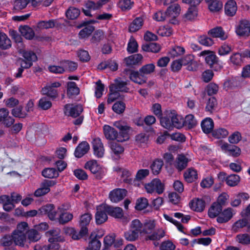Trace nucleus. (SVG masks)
<instances>
[{
    "label": "nucleus",
    "instance_id": "nucleus-1",
    "mask_svg": "<svg viewBox=\"0 0 250 250\" xmlns=\"http://www.w3.org/2000/svg\"><path fill=\"white\" fill-rule=\"evenodd\" d=\"M128 89L126 82L120 78L116 79L114 83L109 86L110 93L107 101V103L110 104L118 99L120 96L119 92H127Z\"/></svg>",
    "mask_w": 250,
    "mask_h": 250
},
{
    "label": "nucleus",
    "instance_id": "nucleus-2",
    "mask_svg": "<svg viewBox=\"0 0 250 250\" xmlns=\"http://www.w3.org/2000/svg\"><path fill=\"white\" fill-rule=\"evenodd\" d=\"M60 230L55 229L50 230L46 232V235L50 237L48 242L50 244L48 245L42 246L41 250H50L51 249H58L59 245L57 242H63L64 241L63 237L60 235Z\"/></svg>",
    "mask_w": 250,
    "mask_h": 250
},
{
    "label": "nucleus",
    "instance_id": "nucleus-3",
    "mask_svg": "<svg viewBox=\"0 0 250 250\" xmlns=\"http://www.w3.org/2000/svg\"><path fill=\"white\" fill-rule=\"evenodd\" d=\"M103 131L105 138L108 140H116L118 142H123L128 140L126 135L125 136L123 135V136L119 135L114 128L108 125H104V126Z\"/></svg>",
    "mask_w": 250,
    "mask_h": 250
},
{
    "label": "nucleus",
    "instance_id": "nucleus-4",
    "mask_svg": "<svg viewBox=\"0 0 250 250\" xmlns=\"http://www.w3.org/2000/svg\"><path fill=\"white\" fill-rule=\"evenodd\" d=\"M147 192L151 193L154 191L158 194H162L165 189V185L159 179L155 178L144 185Z\"/></svg>",
    "mask_w": 250,
    "mask_h": 250
},
{
    "label": "nucleus",
    "instance_id": "nucleus-5",
    "mask_svg": "<svg viewBox=\"0 0 250 250\" xmlns=\"http://www.w3.org/2000/svg\"><path fill=\"white\" fill-rule=\"evenodd\" d=\"M61 86V83L58 82H51L46 84L42 89V93L51 98H55L58 96L57 88Z\"/></svg>",
    "mask_w": 250,
    "mask_h": 250
},
{
    "label": "nucleus",
    "instance_id": "nucleus-6",
    "mask_svg": "<svg viewBox=\"0 0 250 250\" xmlns=\"http://www.w3.org/2000/svg\"><path fill=\"white\" fill-rule=\"evenodd\" d=\"M84 167L89 169L93 174H96L97 179H101L104 175V169L98 164L96 160H93L87 162L85 164Z\"/></svg>",
    "mask_w": 250,
    "mask_h": 250
},
{
    "label": "nucleus",
    "instance_id": "nucleus-7",
    "mask_svg": "<svg viewBox=\"0 0 250 250\" xmlns=\"http://www.w3.org/2000/svg\"><path fill=\"white\" fill-rule=\"evenodd\" d=\"M107 0H100L96 2L93 1H88L85 4V8L83 10L84 15L86 16H92L90 11L96 10L100 9L107 2Z\"/></svg>",
    "mask_w": 250,
    "mask_h": 250
},
{
    "label": "nucleus",
    "instance_id": "nucleus-8",
    "mask_svg": "<svg viewBox=\"0 0 250 250\" xmlns=\"http://www.w3.org/2000/svg\"><path fill=\"white\" fill-rule=\"evenodd\" d=\"M56 184V181L53 180H43L41 183L40 187L35 191V196L40 197L46 194L50 191V187L54 186Z\"/></svg>",
    "mask_w": 250,
    "mask_h": 250
},
{
    "label": "nucleus",
    "instance_id": "nucleus-9",
    "mask_svg": "<svg viewBox=\"0 0 250 250\" xmlns=\"http://www.w3.org/2000/svg\"><path fill=\"white\" fill-rule=\"evenodd\" d=\"M108 214L106 204H103L97 208V212L95 214L96 223L97 225H101L104 223L107 220Z\"/></svg>",
    "mask_w": 250,
    "mask_h": 250
},
{
    "label": "nucleus",
    "instance_id": "nucleus-10",
    "mask_svg": "<svg viewBox=\"0 0 250 250\" xmlns=\"http://www.w3.org/2000/svg\"><path fill=\"white\" fill-rule=\"evenodd\" d=\"M235 214L233 209L228 208L221 211L220 214L217 217V221L219 223H225L229 221Z\"/></svg>",
    "mask_w": 250,
    "mask_h": 250
},
{
    "label": "nucleus",
    "instance_id": "nucleus-11",
    "mask_svg": "<svg viewBox=\"0 0 250 250\" xmlns=\"http://www.w3.org/2000/svg\"><path fill=\"white\" fill-rule=\"evenodd\" d=\"M88 232L87 228H83L78 232L73 228H67L65 229V233L71 237L73 240H79L85 236Z\"/></svg>",
    "mask_w": 250,
    "mask_h": 250
},
{
    "label": "nucleus",
    "instance_id": "nucleus-12",
    "mask_svg": "<svg viewBox=\"0 0 250 250\" xmlns=\"http://www.w3.org/2000/svg\"><path fill=\"white\" fill-rule=\"evenodd\" d=\"M126 193L125 189L116 188L110 192L109 197L111 202L118 203L124 199Z\"/></svg>",
    "mask_w": 250,
    "mask_h": 250
},
{
    "label": "nucleus",
    "instance_id": "nucleus-13",
    "mask_svg": "<svg viewBox=\"0 0 250 250\" xmlns=\"http://www.w3.org/2000/svg\"><path fill=\"white\" fill-rule=\"evenodd\" d=\"M25 60H22L21 62V65L22 67L28 68L32 65V62L35 61L37 56L33 52L25 51L23 55Z\"/></svg>",
    "mask_w": 250,
    "mask_h": 250
},
{
    "label": "nucleus",
    "instance_id": "nucleus-14",
    "mask_svg": "<svg viewBox=\"0 0 250 250\" xmlns=\"http://www.w3.org/2000/svg\"><path fill=\"white\" fill-rule=\"evenodd\" d=\"M250 23L247 20H242L236 27V33L239 36H248L250 33Z\"/></svg>",
    "mask_w": 250,
    "mask_h": 250
},
{
    "label": "nucleus",
    "instance_id": "nucleus-15",
    "mask_svg": "<svg viewBox=\"0 0 250 250\" xmlns=\"http://www.w3.org/2000/svg\"><path fill=\"white\" fill-rule=\"evenodd\" d=\"M92 147L94 155L98 158L103 157L104 153V149L101 140L99 138H95L92 142Z\"/></svg>",
    "mask_w": 250,
    "mask_h": 250
},
{
    "label": "nucleus",
    "instance_id": "nucleus-16",
    "mask_svg": "<svg viewBox=\"0 0 250 250\" xmlns=\"http://www.w3.org/2000/svg\"><path fill=\"white\" fill-rule=\"evenodd\" d=\"M65 114H68L73 118L79 116L83 111L82 106L80 104L72 105L70 104H66L65 105Z\"/></svg>",
    "mask_w": 250,
    "mask_h": 250
},
{
    "label": "nucleus",
    "instance_id": "nucleus-17",
    "mask_svg": "<svg viewBox=\"0 0 250 250\" xmlns=\"http://www.w3.org/2000/svg\"><path fill=\"white\" fill-rule=\"evenodd\" d=\"M169 117L172 121V129L174 127L181 128L184 125V120L181 116L178 115L176 112L173 111H169Z\"/></svg>",
    "mask_w": 250,
    "mask_h": 250
},
{
    "label": "nucleus",
    "instance_id": "nucleus-18",
    "mask_svg": "<svg viewBox=\"0 0 250 250\" xmlns=\"http://www.w3.org/2000/svg\"><path fill=\"white\" fill-rule=\"evenodd\" d=\"M66 208H64V206L62 205L58 208V210L59 212L60 213L59 217V221L61 224H65L70 220H71L73 218V214L68 212H65V210Z\"/></svg>",
    "mask_w": 250,
    "mask_h": 250
},
{
    "label": "nucleus",
    "instance_id": "nucleus-19",
    "mask_svg": "<svg viewBox=\"0 0 250 250\" xmlns=\"http://www.w3.org/2000/svg\"><path fill=\"white\" fill-rule=\"evenodd\" d=\"M199 56L205 57V61L210 67L217 62L216 56L213 51L209 50H204L201 52Z\"/></svg>",
    "mask_w": 250,
    "mask_h": 250
},
{
    "label": "nucleus",
    "instance_id": "nucleus-20",
    "mask_svg": "<svg viewBox=\"0 0 250 250\" xmlns=\"http://www.w3.org/2000/svg\"><path fill=\"white\" fill-rule=\"evenodd\" d=\"M40 210L44 214H47L50 220H54L57 215V211L55 209L54 206L52 204H48L42 207Z\"/></svg>",
    "mask_w": 250,
    "mask_h": 250
},
{
    "label": "nucleus",
    "instance_id": "nucleus-21",
    "mask_svg": "<svg viewBox=\"0 0 250 250\" xmlns=\"http://www.w3.org/2000/svg\"><path fill=\"white\" fill-rule=\"evenodd\" d=\"M89 145L86 142H83L76 147L74 155L77 158H81L89 150Z\"/></svg>",
    "mask_w": 250,
    "mask_h": 250
},
{
    "label": "nucleus",
    "instance_id": "nucleus-22",
    "mask_svg": "<svg viewBox=\"0 0 250 250\" xmlns=\"http://www.w3.org/2000/svg\"><path fill=\"white\" fill-rule=\"evenodd\" d=\"M188 162V159L184 155L181 154L177 156L173 164L179 171H181L187 167Z\"/></svg>",
    "mask_w": 250,
    "mask_h": 250
},
{
    "label": "nucleus",
    "instance_id": "nucleus-23",
    "mask_svg": "<svg viewBox=\"0 0 250 250\" xmlns=\"http://www.w3.org/2000/svg\"><path fill=\"white\" fill-rule=\"evenodd\" d=\"M12 235L13 238L14 244L21 247H24L26 241V235H23L17 232L13 231Z\"/></svg>",
    "mask_w": 250,
    "mask_h": 250
},
{
    "label": "nucleus",
    "instance_id": "nucleus-24",
    "mask_svg": "<svg viewBox=\"0 0 250 250\" xmlns=\"http://www.w3.org/2000/svg\"><path fill=\"white\" fill-rule=\"evenodd\" d=\"M0 204H2L3 209L6 211H10L15 208V205L12 204L10 197L7 195L0 196Z\"/></svg>",
    "mask_w": 250,
    "mask_h": 250
},
{
    "label": "nucleus",
    "instance_id": "nucleus-25",
    "mask_svg": "<svg viewBox=\"0 0 250 250\" xmlns=\"http://www.w3.org/2000/svg\"><path fill=\"white\" fill-rule=\"evenodd\" d=\"M208 34L213 38H219L223 40H226L228 38L227 34L221 27H216L210 29L208 31Z\"/></svg>",
    "mask_w": 250,
    "mask_h": 250
},
{
    "label": "nucleus",
    "instance_id": "nucleus-26",
    "mask_svg": "<svg viewBox=\"0 0 250 250\" xmlns=\"http://www.w3.org/2000/svg\"><path fill=\"white\" fill-rule=\"evenodd\" d=\"M113 125L120 130V132L119 133V135H121L122 136H123V135L125 136V135H126L128 138V140L129 139L128 133L130 127L126 125L125 123L122 121H119L114 122Z\"/></svg>",
    "mask_w": 250,
    "mask_h": 250
},
{
    "label": "nucleus",
    "instance_id": "nucleus-27",
    "mask_svg": "<svg viewBox=\"0 0 250 250\" xmlns=\"http://www.w3.org/2000/svg\"><path fill=\"white\" fill-rule=\"evenodd\" d=\"M108 214L116 218H121L124 215L123 210L120 207H113L106 205Z\"/></svg>",
    "mask_w": 250,
    "mask_h": 250
},
{
    "label": "nucleus",
    "instance_id": "nucleus-28",
    "mask_svg": "<svg viewBox=\"0 0 250 250\" xmlns=\"http://www.w3.org/2000/svg\"><path fill=\"white\" fill-rule=\"evenodd\" d=\"M14 241L12 234H5L0 239V245L5 248V250H13L9 249V247L13 246Z\"/></svg>",
    "mask_w": 250,
    "mask_h": 250
},
{
    "label": "nucleus",
    "instance_id": "nucleus-29",
    "mask_svg": "<svg viewBox=\"0 0 250 250\" xmlns=\"http://www.w3.org/2000/svg\"><path fill=\"white\" fill-rule=\"evenodd\" d=\"M189 206L192 210L201 212L203 211L205 208V203L202 199H193L189 203Z\"/></svg>",
    "mask_w": 250,
    "mask_h": 250
},
{
    "label": "nucleus",
    "instance_id": "nucleus-30",
    "mask_svg": "<svg viewBox=\"0 0 250 250\" xmlns=\"http://www.w3.org/2000/svg\"><path fill=\"white\" fill-rule=\"evenodd\" d=\"M115 170L119 173L125 183H131L132 179L130 177L131 174L128 170L119 167L115 168Z\"/></svg>",
    "mask_w": 250,
    "mask_h": 250
},
{
    "label": "nucleus",
    "instance_id": "nucleus-31",
    "mask_svg": "<svg viewBox=\"0 0 250 250\" xmlns=\"http://www.w3.org/2000/svg\"><path fill=\"white\" fill-rule=\"evenodd\" d=\"M181 7L178 4L175 3L169 6L167 10L168 17L175 19L180 13Z\"/></svg>",
    "mask_w": 250,
    "mask_h": 250
},
{
    "label": "nucleus",
    "instance_id": "nucleus-32",
    "mask_svg": "<svg viewBox=\"0 0 250 250\" xmlns=\"http://www.w3.org/2000/svg\"><path fill=\"white\" fill-rule=\"evenodd\" d=\"M203 132L206 134L211 132L214 127V123L210 118H206L201 123Z\"/></svg>",
    "mask_w": 250,
    "mask_h": 250
},
{
    "label": "nucleus",
    "instance_id": "nucleus-33",
    "mask_svg": "<svg viewBox=\"0 0 250 250\" xmlns=\"http://www.w3.org/2000/svg\"><path fill=\"white\" fill-rule=\"evenodd\" d=\"M225 13L229 16H233L237 11L236 2L233 0L228 1L225 6Z\"/></svg>",
    "mask_w": 250,
    "mask_h": 250
},
{
    "label": "nucleus",
    "instance_id": "nucleus-34",
    "mask_svg": "<svg viewBox=\"0 0 250 250\" xmlns=\"http://www.w3.org/2000/svg\"><path fill=\"white\" fill-rule=\"evenodd\" d=\"M19 31L21 35L26 39L31 40L35 36L33 30L27 25L20 26L19 27Z\"/></svg>",
    "mask_w": 250,
    "mask_h": 250
},
{
    "label": "nucleus",
    "instance_id": "nucleus-35",
    "mask_svg": "<svg viewBox=\"0 0 250 250\" xmlns=\"http://www.w3.org/2000/svg\"><path fill=\"white\" fill-rule=\"evenodd\" d=\"M248 225V220L246 218H242L235 222L232 225V230L234 232L239 231L241 229L246 227Z\"/></svg>",
    "mask_w": 250,
    "mask_h": 250
},
{
    "label": "nucleus",
    "instance_id": "nucleus-36",
    "mask_svg": "<svg viewBox=\"0 0 250 250\" xmlns=\"http://www.w3.org/2000/svg\"><path fill=\"white\" fill-rule=\"evenodd\" d=\"M124 61L127 66L138 65L141 62V55L139 54L131 55L125 58Z\"/></svg>",
    "mask_w": 250,
    "mask_h": 250
},
{
    "label": "nucleus",
    "instance_id": "nucleus-37",
    "mask_svg": "<svg viewBox=\"0 0 250 250\" xmlns=\"http://www.w3.org/2000/svg\"><path fill=\"white\" fill-rule=\"evenodd\" d=\"M198 177L197 171L192 168L188 169L184 173V178L188 183H192L195 181Z\"/></svg>",
    "mask_w": 250,
    "mask_h": 250
},
{
    "label": "nucleus",
    "instance_id": "nucleus-38",
    "mask_svg": "<svg viewBox=\"0 0 250 250\" xmlns=\"http://www.w3.org/2000/svg\"><path fill=\"white\" fill-rule=\"evenodd\" d=\"M222 210V207L219 204L214 203L208 209V214L210 218L218 217Z\"/></svg>",
    "mask_w": 250,
    "mask_h": 250
},
{
    "label": "nucleus",
    "instance_id": "nucleus-39",
    "mask_svg": "<svg viewBox=\"0 0 250 250\" xmlns=\"http://www.w3.org/2000/svg\"><path fill=\"white\" fill-rule=\"evenodd\" d=\"M169 111H167L166 115L161 117L160 124L163 127L171 130L172 129V121L171 118L169 117Z\"/></svg>",
    "mask_w": 250,
    "mask_h": 250
},
{
    "label": "nucleus",
    "instance_id": "nucleus-40",
    "mask_svg": "<svg viewBox=\"0 0 250 250\" xmlns=\"http://www.w3.org/2000/svg\"><path fill=\"white\" fill-rule=\"evenodd\" d=\"M11 46V41L7 35L0 32V46L3 50L9 48Z\"/></svg>",
    "mask_w": 250,
    "mask_h": 250
},
{
    "label": "nucleus",
    "instance_id": "nucleus-41",
    "mask_svg": "<svg viewBox=\"0 0 250 250\" xmlns=\"http://www.w3.org/2000/svg\"><path fill=\"white\" fill-rule=\"evenodd\" d=\"M163 165V161L162 159H155L150 166L152 173L154 175L158 174L160 172Z\"/></svg>",
    "mask_w": 250,
    "mask_h": 250
},
{
    "label": "nucleus",
    "instance_id": "nucleus-42",
    "mask_svg": "<svg viewBox=\"0 0 250 250\" xmlns=\"http://www.w3.org/2000/svg\"><path fill=\"white\" fill-rule=\"evenodd\" d=\"M165 235V232L163 229H160L157 230L156 231L154 232L153 233L145 236L144 237L145 240L146 241L148 240H158L164 237Z\"/></svg>",
    "mask_w": 250,
    "mask_h": 250
},
{
    "label": "nucleus",
    "instance_id": "nucleus-43",
    "mask_svg": "<svg viewBox=\"0 0 250 250\" xmlns=\"http://www.w3.org/2000/svg\"><path fill=\"white\" fill-rule=\"evenodd\" d=\"M80 14V10L74 7H70L65 12L66 17L69 20L77 19Z\"/></svg>",
    "mask_w": 250,
    "mask_h": 250
},
{
    "label": "nucleus",
    "instance_id": "nucleus-44",
    "mask_svg": "<svg viewBox=\"0 0 250 250\" xmlns=\"http://www.w3.org/2000/svg\"><path fill=\"white\" fill-rule=\"evenodd\" d=\"M217 105V102L216 99L214 97H210L206 103V111L212 113L216 108Z\"/></svg>",
    "mask_w": 250,
    "mask_h": 250
},
{
    "label": "nucleus",
    "instance_id": "nucleus-45",
    "mask_svg": "<svg viewBox=\"0 0 250 250\" xmlns=\"http://www.w3.org/2000/svg\"><path fill=\"white\" fill-rule=\"evenodd\" d=\"M109 145L112 151L116 155H120L124 151V147L116 142H111Z\"/></svg>",
    "mask_w": 250,
    "mask_h": 250
},
{
    "label": "nucleus",
    "instance_id": "nucleus-46",
    "mask_svg": "<svg viewBox=\"0 0 250 250\" xmlns=\"http://www.w3.org/2000/svg\"><path fill=\"white\" fill-rule=\"evenodd\" d=\"M208 3V8L212 12L219 11L223 7V3L219 0H212Z\"/></svg>",
    "mask_w": 250,
    "mask_h": 250
},
{
    "label": "nucleus",
    "instance_id": "nucleus-47",
    "mask_svg": "<svg viewBox=\"0 0 250 250\" xmlns=\"http://www.w3.org/2000/svg\"><path fill=\"white\" fill-rule=\"evenodd\" d=\"M236 241L243 245L250 244V235L247 233L239 234L236 236Z\"/></svg>",
    "mask_w": 250,
    "mask_h": 250
},
{
    "label": "nucleus",
    "instance_id": "nucleus-48",
    "mask_svg": "<svg viewBox=\"0 0 250 250\" xmlns=\"http://www.w3.org/2000/svg\"><path fill=\"white\" fill-rule=\"evenodd\" d=\"M42 175L43 177L47 178H54L59 175L58 172L54 168H47L42 171Z\"/></svg>",
    "mask_w": 250,
    "mask_h": 250
},
{
    "label": "nucleus",
    "instance_id": "nucleus-49",
    "mask_svg": "<svg viewBox=\"0 0 250 250\" xmlns=\"http://www.w3.org/2000/svg\"><path fill=\"white\" fill-rule=\"evenodd\" d=\"M155 227V224L153 221L148 220L146 221L144 224L143 230H142V233L150 234Z\"/></svg>",
    "mask_w": 250,
    "mask_h": 250
},
{
    "label": "nucleus",
    "instance_id": "nucleus-50",
    "mask_svg": "<svg viewBox=\"0 0 250 250\" xmlns=\"http://www.w3.org/2000/svg\"><path fill=\"white\" fill-rule=\"evenodd\" d=\"M28 238L31 242H37L41 238V235L38 230L35 229H31L27 232Z\"/></svg>",
    "mask_w": 250,
    "mask_h": 250
},
{
    "label": "nucleus",
    "instance_id": "nucleus-51",
    "mask_svg": "<svg viewBox=\"0 0 250 250\" xmlns=\"http://www.w3.org/2000/svg\"><path fill=\"white\" fill-rule=\"evenodd\" d=\"M229 134V131L224 128H218L212 132V135L214 137L221 139L226 137Z\"/></svg>",
    "mask_w": 250,
    "mask_h": 250
},
{
    "label": "nucleus",
    "instance_id": "nucleus-52",
    "mask_svg": "<svg viewBox=\"0 0 250 250\" xmlns=\"http://www.w3.org/2000/svg\"><path fill=\"white\" fill-rule=\"evenodd\" d=\"M142 48L146 51L157 53L160 50L161 46L156 43H150L148 44L143 45Z\"/></svg>",
    "mask_w": 250,
    "mask_h": 250
},
{
    "label": "nucleus",
    "instance_id": "nucleus-53",
    "mask_svg": "<svg viewBox=\"0 0 250 250\" xmlns=\"http://www.w3.org/2000/svg\"><path fill=\"white\" fill-rule=\"evenodd\" d=\"M92 219V215L89 213H85L81 216L79 224L81 228H87Z\"/></svg>",
    "mask_w": 250,
    "mask_h": 250
},
{
    "label": "nucleus",
    "instance_id": "nucleus-54",
    "mask_svg": "<svg viewBox=\"0 0 250 250\" xmlns=\"http://www.w3.org/2000/svg\"><path fill=\"white\" fill-rule=\"evenodd\" d=\"M67 95H75L79 93V89L75 82H68L67 83Z\"/></svg>",
    "mask_w": 250,
    "mask_h": 250
},
{
    "label": "nucleus",
    "instance_id": "nucleus-55",
    "mask_svg": "<svg viewBox=\"0 0 250 250\" xmlns=\"http://www.w3.org/2000/svg\"><path fill=\"white\" fill-rule=\"evenodd\" d=\"M55 21L53 20H50L48 21H42L39 22L37 27L41 29L51 28L55 26Z\"/></svg>",
    "mask_w": 250,
    "mask_h": 250
},
{
    "label": "nucleus",
    "instance_id": "nucleus-56",
    "mask_svg": "<svg viewBox=\"0 0 250 250\" xmlns=\"http://www.w3.org/2000/svg\"><path fill=\"white\" fill-rule=\"evenodd\" d=\"M240 182V177L237 174H231L226 178L227 184L231 187L235 186Z\"/></svg>",
    "mask_w": 250,
    "mask_h": 250
},
{
    "label": "nucleus",
    "instance_id": "nucleus-57",
    "mask_svg": "<svg viewBox=\"0 0 250 250\" xmlns=\"http://www.w3.org/2000/svg\"><path fill=\"white\" fill-rule=\"evenodd\" d=\"M94 30L93 26H88L81 30L79 33V36L80 39H84L88 37Z\"/></svg>",
    "mask_w": 250,
    "mask_h": 250
},
{
    "label": "nucleus",
    "instance_id": "nucleus-58",
    "mask_svg": "<svg viewBox=\"0 0 250 250\" xmlns=\"http://www.w3.org/2000/svg\"><path fill=\"white\" fill-rule=\"evenodd\" d=\"M196 124L197 122L193 115L189 114L186 116L185 121H184V125L191 128L194 127Z\"/></svg>",
    "mask_w": 250,
    "mask_h": 250
},
{
    "label": "nucleus",
    "instance_id": "nucleus-59",
    "mask_svg": "<svg viewBox=\"0 0 250 250\" xmlns=\"http://www.w3.org/2000/svg\"><path fill=\"white\" fill-rule=\"evenodd\" d=\"M197 16V11L195 7H189L184 15L186 21H192Z\"/></svg>",
    "mask_w": 250,
    "mask_h": 250
},
{
    "label": "nucleus",
    "instance_id": "nucleus-60",
    "mask_svg": "<svg viewBox=\"0 0 250 250\" xmlns=\"http://www.w3.org/2000/svg\"><path fill=\"white\" fill-rule=\"evenodd\" d=\"M185 50L184 47L175 46L169 51V55L171 57L174 58L183 55Z\"/></svg>",
    "mask_w": 250,
    "mask_h": 250
},
{
    "label": "nucleus",
    "instance_id": "nucleus-61",
    "mask_svg": "<svg viewBox=\"0 0 250 250\" xmlns=\"http://www.w3.org/2000/svg\"><path fill=\"white\" fill-rule=\"evenodd\" d=\"M138 44L135 40L131 37L127 44V50L130 53H133L138 50Z\"/></svg>",
    "mask_w": 250,
    "mask_h": 250
},
{
    "label": "nucleus",
    "instance_id": "nucleus-62",
    "mask_svg": "<svg viewBox=\"0 0 250 250\" xmlns=\"http://www.w3.org/2000/svg\"><path fill=\"white\" fill-rule=\"evenodd\" d=\"M139 233H140L138 231L130 229L128 231L125 233V237L126 240L130 241H133L138 238Z\"/></svg>",
    "mask_w": 250,
    "mask_h": 250
},
{
    "label": "nucleus",
    "instance_id": "nucleus-63",
    "mask_svg": "<svg viewBox=\"0 0 250 250\" xmlns=\"http://www.w3.org/2000/svg\"><path fill=\"white\" fill-rule=\"evenodd\" d=\"M230 62L234 65H241L242 63V58L240 54L236 53L233 54L229 59Z\"/></svg>",
    "mask_w": 250,
    "mask_h": 250
},
{
    "label": "nucleus",
    "instance_id": "nucleus-64",
    "mask_svg": "<svg viewBox=\"0 0 250 250\" xmlns=\"http://www.w3.org/2000/svg\"><path fill=\"white\" fill-rule=\"evenodd\" d=\"M116 234L115 233H110L104 238V244L105 247H111L114 244L115 242Z\"/></svg>",
    "mask_w": 250,
    "mask_h": 250
}]
</instances>
